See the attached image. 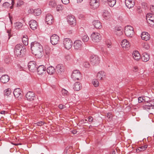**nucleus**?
Returning <instances> with one entry per match:
<instances>
[{
  "label": "nucleus",
  "instance_id": "4c0bfd02",
  "mask_svg": "<svg viewBox=\"0 0 154 154\" xmlns=\"http://www.w3.org/2000/svg\"><path fill=\"white\" fill-rule=\"evenodd\" d=\"M142 47L146 50H148L150 46L149 44L147 42L143 43L142 44Z\"/></svg>",
  "mask_w": 154,
  "mask_h": 154
},
{
  "label": "nucleus",
  "instance_id": "680f3d73",
  "mask_svg": "<svg viewBox=\"0 0 154 154\" xmlns=\"http://www.w3.org/2000/svg\"><path fill=\"white\" fill-rule=\"evenodd\" d=\"M88 121L90 122H92L93 121V118L91 116H89L88 118Z\"/></svg>",
  "mask_w": 154,
  "mask_h": 154
},
{
  "label": "nucleus",
  "instance_id": "c03bdc74",
  "mask_svg": "<svg viewBox=\"0 0 154 154\" xmlns=\"http://www.w3.org/2000/svg\"><path fill=\"white\" fill-rule=\"evenodd\" d=\"M154 17V15L152 14L149 13L147 14L146 18V20H149V19H150L152 17Z\"/></svg>",
  "mask_w": 154,
  "mask_h": 154
},
{
  "label": "nucleus",
  "instance_id": "2f4dec72",
  "mask_svg": "<svg viewBox=\"0 0 154 154\" xmlns=\"http://www.w3.org/2000/svg\"><path fill=\"white\" fill-rule=\"evenodd\" d=\"M108 5L110 7H113L116 4V0H107Z\"/></svg>",
  "mask_w": 154,
  "mask_h": 154
},
{
  "label": "nucleus",
  "instance_id": "c756f323",
  "mask_svg": "<svg viewBox=\"0 0 154 154\" xmlns=\"http://www.w3.org/2000/svg\"><path fill=\"white\" fill-rule=\"evenodd\" d=\"M47 70L48 74L52 75L55 73V69L54 67L51 66L48 67L47 68Z\"/></svg>",
  "mask_w": 154,
  "mask_h": 154
},
{
  "label": "nucleus",
  "instance_id": "13d9d810",
  "mask_svg": "<svg viewBox=\"0 0 154 154\" xmlns=\"http://www.w3.org/2000/svg\"><path fill=\"white\" fill-rule=\"evenodd\" d=\"M111 116L112 114L110 113H108L107 114V117L109 120L112 119Z\"/></svg>",
  "mask_w": 154,
  "mask_h": 154
},
{
  "label": "nucleus",
  "instance_id": "de8ad7c7",
  "mask_svg": "<svg viewBox=\"0 0 154 154\" xmlns=\"http://www.w3.org/2000/svg\"><path fill=\"white\" fill-rule=\"evenodd\" d=\"M62 93L63 95L66 96L69 94L68 92L64 89H63L62 90Z\"/></svg>",
  "mask_w": 154,
  "mask_h": 154
},
{
  "label": "nucleus",
  "instance_id": "9d476101",
  "mask_svg": "<svg viewBox=\"0 0 154 154\" xmlns=\"http://www.w3.org/2000/svg\"><path fill=\"white\" fill-rule=\"evenodd\" d=\"M74 47L75 50H80L82 48V42L79 40L75 41L74 43Z\"/></svg>",
  "mask_w": 154,
  "mask_h": 154
},
{
  "label": "nucleus",
  "instance_id": "c9c22d12",
  "mask_svg": "<svg viewBox=\"0 0 154 154\" xmlns=\"http://www.w3.org/2000/svg\"><path fill=\"white\" fill-rule=\"evenodd\" d=\"M82 40L84 42H87L89 40V37L86 34H85L82 36Z\"/></svg>",
  "mask_w": 154,
  "mask_h": 154
},
{
  "label": "nucleus",
  "instance_id": "5fc2aeb1",
  "mask_svg": "<svg viewBox=\"0 0 154 154\" xmlns=\"http://www.w3.org/2000/svg\"><path fill=\"white\" fill-rule=\"evenodd\" d=\"M62 2L64 4L67 5L69 2V0H61Z\"/></svg>",
  "mask_w": 154,
  "mask_h": 154
},
{
  "label": "nucleus",
  "instance_id": "603ef678",
  "mask_svg": "<svg viewBox=\"0 0 154 154\" xmlns=\"http://www.w3.org/2000/svg\"><path fill=\"white\" fill-rule=\"evenodd\" d=\"M10 4L8 2H5L3 4V6L5 8H8L10 6Z\"/></svg>",
  "mask_w": 154,
  "mask_h": 154
},
{
  "label": "nucleus",
  "instance_id": "4be33fe9",
  "mask_svg": "<svg viewBox=\"0 0 154 154\" xmlns=\"http://www.w3.org/2000/svg\"><path fill=\"white\" fill-rule=\"evenodd\" d=\"M125 32L127 36L130 38L132 37L134 33V29H125Z\"/></svg>",
  "mask_w": 154,
  "mask_h": 154
},
{
  "label": "nucleus",
  "instance_id": "ddd939ff",
  "mask_svg": "<svg viewBox=\"0 0 154 154\" xmlns=\"http://www.w3.org/2000/svg\"><path fill=\"white\" fill-rule=\"evenodd\" d=\"M56 70L57 74H61L64 72L65 67L63 65L59 64L56 66Z\"/></svg>",
  "mask_w": 154,
  "mask_h": 154
},
{
  "label": "nucleus",
  "instance_id": "c85d7f7f",
  "mask_svg": "<svg viewBox=\"0 0 154 154\" xmlns=\"http://www.w3.org/2000/svg\"><path fill=\"white\" fill-rule=\"evenodd\" d=\"M82 88V85L79 82H75L73 85V88L75 91H79Z\"/></svg>",
  "mask_w": 154,
  "mask_h": 154
},
{
  "label": "nucleus",
  "instance_id": "69168bd1",
  "mask_svg": "<svg viewBox=\"0 0 154 154\" xmlns=\"http://www.w3.org/2000/svg\"><path fill=\"white\" fill-rule=\"evenodd\" d=\"M64 106L62 104H60L58 106L59 108L60 109H63L64 108Z\"/></svg>",
  "mask_w": 154,
  "mask_h": 154
},
{
  "label": "nucleus",
  "instance_id": "f257e3e1",
  "mask_svg": "<svg viewBox=\"0 0 154 154\" xmlns=\"http://www.w3.org/2000/svg\"><path fill=\"white\" fill-rule=\"evenodd\" d=\"M31 48L32 53L38 58L42 57L43 52V48L42 45L37 42H35L31 43Z\"/></svg>",
  "mask_w": 154,
  "mask_h": 154
},
{
  "label": "nucleus",
  "instance_id": "5701e85b",
  "mask_svg": "<svg viewBox=\"0 0 154 154\" xmlns=\"http://www.w3.org/2000/svg\"><path fill=\"white\" fill-rule=\"evenodd\" d=\"M0 81L2 82L5 84L8 82L10 79L9 76L7 75H2L0 78Z\"/></svg>",
  "mask_w": 154,
  "mask_h": 154
},
{
  "label": "nucleus",
  "instance_id": "423d86ee",
  "mask_svg": "<svg viewBox=\"0 0 154 154\" xmlns=\"http://www.w3.org/2000/svg\"><path fill=\"white\" fill-rule=\"evenodd\" d=\"M71 77L74 81L79 80L81 77V73L78 70H75L72 74Z\"/></svg>",
  "mask_w": 154,
  "mask_h": 154
},
{
  "label": "nucleus",
  "instance_id": "aec40b11",
  "mask_svg": "<svg viewBox=\"0 0 154 154\" xmlns=\"http://www.w3.org/2000/svg\"><path fill=\"white\" fill-rule=\"evenodd\" d=\"M141 37L143 40L147 41L149 39L150 36L147 32H144L141 33Z\"/></svg>",
  "mask_w": 154,
  "mask_h": 154
},
{
  "label": "nucleus",
  "instance_id": "6ab92c4d",
  "mask_svg": "<svg viewBox=\"0 0 154 154\" xmlns=\"http://www.w3.org/2000/svg\"><path fill=\"white\" fill-rule=\"evenodd\" d=\"M29 24L30 27L31 29H37L38 27L37 22L34 20H30L29 22Z\"/></svg>",
  "mask_w": 154,
  "mask_h": 154
},
{
  "label": "nucleus",
  "instance_id": "37998d69",
  "mask_svg": "<svg viewBox=\"0 0 154 154\" xmlns=\"http://www.w3.org/2000/svg\"><path fill=\"white\" fill-rule=\"evenodd\" d=\"M45 50L47 54H49L51 52V48L48 46H45Z\"/></svg>",
  "mask_w": 154,
  "mask_h": 154
},
{
  "label": "nucleus",
  "instance_id": "dca6fc26",
  "mask_svg": "<svg viewBox=\"0 0 154 154\" xmlns=\"http://www.w3.org/2000/svg\"><path fill=\"white\" fill-rule=\"evenodd\" d=\"M13 93L15 98H18L19 100L22 97L21 91L20 88H17L14 89Z\"/></svg>",
  "mask_w": 154,
  "mask_h": 154
},
{
  "label": "nucleus",
  "instance_id": "a19ab883",
  "mask_svg": "<svg viewBox=\"0 0 154 154\" xmlns=\"http://www.w3.org/2000/svg\"><path fill=\"white\" fill-rule=\"evenodd\" d=\"M24 4V2L21 0L18 1L17 3V7H20L23 5Z\"/></svg>",
  "mask_w": 154,
  "mask_h": 154
},
{
  "label": "nucleus",
  "instance_id": "774afa93",
  "mask_svg": "<svg viewBox=\"0 0 154 154\" xmlns=\"http://www.w3.org/2000/svg\"><path fill=\"white\" fill-rule=\"evenodd\" d=\"M67 32L69 34H70L72 33V30L71 29H69L67 31Z\"/></svg>",
  "mask_w": 154,
  "mask_h": 154
},
{
  "label": "nucleus",
  "instance_id": "f03ea898",
  "mask_svg": "<svg viewBox=\"0 0 154 154\" xmlns=\"http://www.w3.org/2000/svg\"><path fill=\"white\" fill-rule=\"evenodd\" d=\"M25 49L23 46L20 44L17 45L15 47L14 54L15 56L17 57H21L24 54Z\"/></svg>",
  "mask_w": 154,
  "mask_h": 154
},
{
  "label": "nucleus",
  "instance_id": "49530a36",
  "mask_svg": "<svg viewBox=\"0 0 154 154\" xmlns=\"http://www.w3.org/2000/svg\"><path fill=\"white\" fill-rule=\"evenodd\" d=\"M83 66L86 68H89L90 66V64L89 62H84L83 63Z\"/></svg>",
  "mask_w": 154,
  "mask_h": 154
},
{
  "label": "nucleus",
  "instance_id": "338daca9",
  "mask_svg": "<svg viewBox=\"0 0 154 154\" xmlns=\"http://www.w3.org/2000/svg\"><path fill=\"white\" fill-rule=\"evenodd\" d=\"M138 68L137 66H134L133 68V71L134 72H137L138 70Z\"/></svg>",
  "mask_w": 154,
  "mask_h": 154
},
{
  "label": "nucleus",
  "instance_id": "3c124183",
  "mask_svg": "<svg viewBox=\"0 0 154 154\" xmlns=\"http://www.w3.org/2000/svg\"><path fill=\"white\" fill-rule=\"evenodd\" d=\"M106 45L107 47L108 48H111L112 46L110 40H108L106 42Z\"/></svg>",
  "mask_w": 154,
  "mask_h": 154
},
{
  "label": "nucleus",
  "instance_id": "bf43d9fd",
  "mask_svg": "<svg viewBox=\"0 0 154 154\" xmlns=\"http://www.w3.org/2000/svg\"><path fill=\"white\" fill-rule=\"evenodd\" d=\"M150 11L154 13V5H151L150 7Z\"/></svg>",
  "mask_w": 154,
  "mask_h": 154
},
{
  "label": "nucleus",
  "instance_id": "473e14b6",
  "mask_svg": "<svg viewBox=\"0 0 154 154\" xmlns=\"http://www.w3.org/2000/svg\"><path fill=\"white\" fill-rule=\"evenodd\" d=\"M23 24L22 23L20 22H17L14 23V26L16 29H19L22 28Z\"/></svg>",
  "mask_w": 154,
  "mask_h": 154
},
{
  "label": "nucleus",
  "instance_id": "2eb2a0df",
  "mask_svg": "<svg viewBox=\"0 0 154 154\" xmlns=\"http://www.w3.org/2000/svg\"><path fill=\"white\" fill-rule=\"evenodd\" d=\"M36 63L35 61H30L28 64V68L29 70L33 72L36 70Z\"/></svg>",
  "mask_w": 154,
  "mask_h": 154
},
{
  "label": "nucleus",
  "instance_id": "7ed1b4c3",
  "mask_svg": "<svg viewBox=\"0 0 154 154\" xmlns=\"http://www.w3.org/2000/svg\"><path fill=\"white\" fill-rule=\"evenodd\" d=\"M91 40L94 43L99 42L101 39V36L98 32H93L90 36Z\"/></svg>",
  "mask_w": 154,
  "mask_h": 154
},
{
  "label": "nucleus",
  "instance_id": "1a4fd4ad",
  "mask_svg": "<svg viewBox=\"0 0 154 154\" xmlns=\"http://www.w3.org/2000/svg\"><path fill=\"white\" fill-rule=\"evenodd\" d=\"M66 18L67 22L69 24L73 26L76 25V20L74 16L69 15L67 16Z\"/></svg>",
  "mask_w": 154,
  "mask_h": 154
},
{
  "label": "nucleus",
  "instance_id": "0e129e2a",
  "mask_svg": "<svg viewBox=\"0 0 154 154\" xmlns=\"http://www.w3.org/2000/svg\"><path fill=\"white\" fill-rule=\"evenodd\" d=\"M133 29L134 28L131 26H127L125 27V29Z\"/></svg>",
  "mask_w": 154,
  "mask_h": 154
},
{
  "label": "nucleus",
  "instance_id": "b1692460",
  "mask_svg": "<svg viewBox=\"0 0 154 154\" xmlns=\"http://www.w3.org/2000/svg\"><path fill=\"white\" fill-rule=\"evenodd\" d=\"M125 4L126 6L129 8L133 7L134 5V0H126Z\"/></svg>",
  "mask_w": 154,
  "mask_h": 154
},
{
  "label": "nucleus",
  "instance_id": "bb28decb",
  "mask_svg": "<svg viewBox=\"0 0 154 154\" xmlns=\"http://www.w3.org/2000/svg\"><path fill=\"white\" fill-rule=\"evenodd\" d=\"M146 104L143 106L144 109H149L151 107L154 106V103L151 101H149V102H147Z\"/></svg>",
  "mask_w": 154,
  "mask_h": 154
},
{
  "label": "nucleus",
  "instance_id": "052dcab7",
  "mask_svg": "<svg viewBox=\"0 0 154 154\" xmlns=\"http://www.w3.org/2000/svg\"><path fill=\"white\" fill-rule=\"evenodd\" d=\"M144 97H139L138 98V101L139 103H141L144 100L143 99Z\"/></svg>",
  "mask_w": 154,
  "mask_h": 154
},
{
  "label": "nucleus",
  "instance_id": "72a5a7b5",
  "mask_svg": "<svg viewBox=\"0 0 154 154\" xmlns=\"http://www.w3.org/2000/svg\"><path fill=\"white\" fill-rule=\"evenodd\" d=\"M103 16L106 19H109L110 16V13L107 11H105L103 13Z\"/></svg>",
  "mask_w": 154,
  "mask_h": 154
},
{
  "label": "nucleus",
  "instance_id": "864d4df0",
  "mask_svg": "<svg viewBox=\"0 0 154 154\" xmlns=\"http://www.w3.org/2000/svg\"><path fill=\"white\" fill-rule=\"evenodd\" d=\"M44 124V122L42 121L38 122L35 123V124L37 126H41Z\"/></svg>",
  "mask_w": 154,
  "mask_h": 154
},
{
  "label": "nucleus",
  "instance_id": "e2e57ef3",
  "mask_svg": "<svg viewBox=\"0 0 154 154\" xmlns=\"http://www.w3.org/2000/svg\"><path fill=\"white\" fill-rule=\"evenodd\" d=\"M15 4L14 0H11V5H12L10 7L11 9H12L13 8V6Z\"/></svg>",
  "mask_w": 154,
  "mask_h": 154
},
{
  "label": "nucleus",
  "instance_id": "a18cd8bd",
  "mask_svg": "<svg viewBox=\"0 0 154 154\" xmlns=\"http://www.w3.org/2000/svg\"><path fill=\"white\" fill-rule=\"evenodd\" d=\"M49 5L52 7H54L56 6L57 4L55 1H51L49 2Z\"/></svg>",
  "mask_w": 154,
  "mask_h": 154
},
{
  "label": "nucleus",
  "instance_id": "6e6552de",
  "mask_svg": "<svg viewBox=\"0 0 154 154\" xmlns=\"http://www.w3.org/2000/svg\"><path fill=\"white\" fill-rule=\"evenodd\" d=\"M26 99L29 101H32L35 100L36 97L34 92L32 91H28L25 95Z\"/></svg>",
  "mask_w": 154,
  "mask_h": 154
},
{
  "label": "nucleus",
  "instance_id": "412c9836",
  "mask_svg": "<svg viewBox=\"0 0 154 154\" xmlns=\"http://www.w3.org/2000/svg\"><path fill=\"white\" fill-rule=\"evenodd\" d=\"M97 77L100 80H104L106 77V73L103 71H100L97 74Z\"/></svg>",
  "mask_w": 154,
  "mask_h": 154
},
{
  "label": "nucleus",
  "instance_id": "6e6d98bb",
  "mask_svg": "<svg viewBox=\"0 0 154 154\" xmlns=\"http://www.w3.org/2000/svg\"><path fill=\"white\" fill-rule=\"evenodd\" d=\"M65 57L67 60H69L71 59L70 56L69 54L66 55L65 56Z\"/></svg>",
  "mask_w": 154,
  "mask_h": 154
},
{
  "label": "nucleus",
  "instance_id": "79ce46f5",
  "mask_svg": "<svg viewBox=\"0 0 154 154\" xmlns=\"http://www.w3.org/2000/svg\"><path fill=\"white\" fill-rule=\"evenodd\" d=\"M64 9L63 6L61 5H57L56 9L57 11H59L63 10Z\"/></svg>",
  "mask_w": 154,
  "mask_h": 154
},
{
  "label": "nucleus",
  "instance_id": "58836bf2",
  "mask_svg": "<svg viewBox=\"0 0 154 154\" xmlns=\"http://www.w3.org/2000/svg\"><path fill=\"white\" fill-rule=\"evenodd\" d=\"M92 84L95 87H98L99 84L98 80L95 79H94L92 80Z\"/></svg>",
  "mask_w": 154,
  "mask_h": 154
},
{
  "label": "nucleus",
  "instance_id": "4468645a",
  "mask_svg": "<svg viewBox=\"0 0 154 154\" xmlns=\"http://www.w3.org/2000/svg\"><path fill=\"white\" fill-rule=\"evenodd\" d=\"M28 12L30 14H33L35 16H38L41 14L42 11L39 8L35 9L31 8L28 10Z\"/></svg>",
  "mask_w": 154,
  "mask_h": 154
},
{
  "label": "nucleus",
  "instance_id": "9b49d317",
  "mask_svg": "<svg viewBox=\"0 0 154 154\" xmlns=\"http://www.w3.org/2000/svg\"><path fill=\"white\" fill-rule=\"evenodd\" d=\"M60 41V38L56 34H53L51 37V42L53 45L57 44Z\"/></svg>",
  "mask_w": 154,
  "mask_h": 154
},
{
  "label": "nucleus",
  "instance_id": "a211bd4d",
  "mask_svg": "<svg viewBox=\"0 0 154 154\" xmlns=\"http://www.w3.org/2000/svg\"><path fill=\"white\" fill-rule=\"evenodd\" d=\"M45 21L47 24L49 25L52 24L54 21V19L52 15L51 14H47L46 17Z\"/></svg>",
  "mask_w": 154,
  "mask_h": 154
},
{
  "label": "nucleus",
  "instance_id": "cd10ccee",
  "mask_svg": "<svg viewBox=\"0 0 154 154\" xmlns=\"http://www.w3.org/2000/svg\"><path fill=\"white\" fill-rule=\"evenodd\" d=\"M93 24L95 28L96 29H101L102 28L101 23L98 20H94L93 22Z\"/></svg>",
  "mask_w": 154,
  "mask_h": 154
},
{
  "label": "nucleus",
  "instance_id": "39448f33",
  "mask_svg": "<svg viewBox=\"0 0 154 154\" xmlns=\"http://www.w3.org/2000/svg\"><path fill=\"white\" fill-rule=\"evenodd\" d=\"M63 44L65 49L67 50L70 49L72 45V43L71 40L69 38H66L63 40Z\"/></svg>",
  "mask_w": 154,
  "mask_h": 154
},
{
  "label": "nucleus",
  "instance_id": "e433bc0d",
  "mask_svg": "<svg viewBox=\"0 0 154 154\" xmlns=\"http://www.w3.org/2000/svg\"><path fill=\"white\" fill-rule=\"evenodd\" d=\"M115 32L117 35L120 36L123 34V29H116Z\"/></svg>",
  "mask_w": 154,
  "mask_h": 154
},
{
  "label": "nucleus",
  "instance_id": "0eeeda50",
  "mask_svg": "<svg viewBox=\"0 0 154 154\" xmlns=\"http://www.w3.org/2000/svg\"><path fill=\"white\" fill-rule=\"evenodd\" d=\"M121 45L123 50L125 51L128 50L131 45L130 42L126 39H123L122 41Z\"/></svg>",
  "mask_w": 154,
  "mask_h": 154
},
{
  "label": "nucleus",
  "instance_id": "7c9ffc66",
  "mask_svg": "<svg viewBox=\"0 0 154 154\" xmlns=\"http://www.w3.org/2000/svg\"><path fill=\"white\" fill-rule=\"evenodd\" d=\"M22 41L23 44L25 45H27L28 44V38L26 35H23L22 38Z\"/></svg>",
  "mask_w": 154,
  "mask_h": 154
},
{
  "label": "nucleus",
  "instance_id": "f704fd0d",
  "mask_svg": "<svg viewBox=\"0 0 154 154\" xmlns=\"http://www.w3.org/2000/svg\"><path fill=\"white\" fill-rule=\"evenodd\" d=\"M147 145H145L143 146L140 147L137 149L136 151L137 152H139V151H143L146 149L147 148Z\"/></svg>",
  "mask_w": 154,
  "mask_h": 154
},
{
  "label": "nucleus",
  "instance_id": "20e7f679",
  "mask_svg": "<svg viewBox=\"0 0 154 154\" xmlns=\"http://www.w3.org/2000/svg\"><path fill=\"white\" fill-rule=\"evenodd\" d=\"M91 64L93 65H97L99 64L100 61V58L97 55H91L90 59Z\"/></svg>",
  "mask_w": 154,
  "mask_h": 154
},
{
  "label": "nucleus",
  "instance_id": "4d7b16f0",
  "mask_svg": "<svg viewBox=\"0 0 154 154\" xmlns=\"http://www.w3.org/2000/svg\"><path fill=\"white\" fill-rule=\"evenodd\" d=\"M137 12L138 14H140L142 13L143 11L140 8H138L137 9Z\"/></svg>",
  "mask_w": 154,
  "mask_h": 154
},
{
  "label": "nucleus",
  "instance_id": "ea45409f",
  "mask_svg": "<svg viewBox=\"0 0 154 154\" xmlns=\"http://www.w3.org/2000/svg\"><path fill=\"white\" fill-rule=\"evenodd\" d=\"M5 94L7 96H9L11 94V90L10 88H8L5 89L4 91Z\"/></svg>",
  "mask_w": 154,
  "mask_h": 154
},
{
  "label": "nucleus",
  "instance_id": "a878e982",
  "mask_svg": "<svg viewBox=\"0 0 154 154\" xmlns=\"http://www.w3.org/2000/svg\"><path fill=\"white\" fill-rule=\"evenodd\" d=\"M46 67L43 65H41L39 66L37 69V72L39 74H43L44 72L46 70Z\"/></svg>",
  "mask_w": 154,
  "mask_h": 154
},
{
  "label": "nucleus",
  "instance_id": "393cba45",
  "mask_svg": "<svg viewBox=\"0 0 154 154\" xmlns=\"http://www.w3.org/2000/svg\"><path fill=\"white\" fill-rule=\"evenodd\" d=\"M141 59L143 61L147 62L150 59V55L147 53H143L142 54Z\"/></svg>",
  "mask_w": 154,
  "mask_h": 154
},
{
  "label": "nucleus",
  "instance_id": "f3484780",
  "mask_svg": "<svg viewBox=\"0 0 154 154\" xmlns=\"http://www.w3.org/2000/svg\"><path fill=\"white\" fill-rule=\"evenodd\" d=\"M133 57L135 60L138 61L141 58V56L139 52L137 51H133L132 54Z\"/></svg>",
  "mask_w": 154,
  "mask_h": 154
},
{
  "label": "nucleus",
  "instance_id": "f8f14e48",
  "mask_svg": "<svg viewBox=\"0 0 154 154\" xmlns=\"http://www.w3.org/2000/svg\"><path fill=\"white\" fill-rule=\"evenodd\" d=\"M99 0H90V5L91 9H95L97 8L99 5Z\"/></svg>",
  "mask_w": 154,
  "mask_h": 154
},
{
  "label": "nucleus",
  "instance_id": "8fccbe9b",
  "mask_svg": "<svg viewBox=\"0 0 154 154\" xmlns=\"http://www.w3.org/2000/svg\"><path fill=\"white\" fill-rule=\"evenodd\" d=\"M7 32L8 33V35L9 36L8 39H9L13 34L12 33L11 29H8Z\"/></svg>",
  "mask_w": 154,
  "mask_h": 154
},
{
  "label": "nucleus",
  "instance_id": "09e8293b",
  "mask_svg": "<svg viewBox=\"0 0 154 154\" xmlns=\"http://www.w3.org/2000/svg\"><path fill=\"white\" fill-rule=\"evenodd\" d=\"M147 22L151 27H154V21L149 20L147 21Z\"/></svg>",
  "mask_w": 154,
  "mask_h": 154
}]
</instances>
